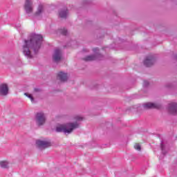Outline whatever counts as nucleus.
<instances>
[{"label":"nucleus","instance_id":"f8f14e48","mask_svg":"<svg viewBox=\"0 0 177 177\" xmlns=\"http://www.w3.org/2000/svg\"><path fill=\"white\" fill-rule=\"evenodd\" d=\"M44 12V6L42 5H39L37 12L34 14L33 17H40L42 19V12Z\"/></svg>","mask_w":177,"mask_h":177},{"label":"nucleus","instance_id":"6ab92c4d","mask_svg":"<svg viewBox=\"0 0 177 177\" xmlns=\"http://www.w3.org/2000/svg\"><path fill=\"white\" fill-rule=\"evenodd\" d=\"M149 85H150V83L147 80H145L143 83V88H148Z\"/></svg>","mask_w":177,"mask_h":177},{"label":"nucleus","instance_id":"dca6fc26","mask_svg":"<svg viewBox=\"0 0 177 177\" xmlns=\"http://www.w3.org/2000/svg\"><path fill=\"white\" fill-rule=\"evenodd\" d=\"M9 163H8L6 161H1L0 162V167L1 168H4L6 169L7 168H9Z\"/></svg>","mask_w":177,"mask_h":177},{"label":"nucleus","instance_id":"412c9836","mask_svg":"<svg viewBox=\"0 0 177 177\" xmlns=\"http://www.w3.org/2000/svg\"><path fill=\"white\" fill-rule=\"evenodd\" d=\"M75 120L77 121H82L84 120V118H82L81 116H76Z\"/></svg>","mask_w":177,"mask_h":177},{"label":"nucleus","instance_id":"4be33fe9","mask_svg":"<svg viewBox=\"0 0 177 177\" xmlns=\"http://www.w3.org/2000/svg\"><path fill=\"white\" fill-rule=\"evenodd\" d=\"M86 24L87 26H91V24H92V21L91 20H87L86 22Z\"/></svg>","mask_w":177,"mask_h":177},{"label":"nucleus","instance_id":"0eeeda50","mask_svg":"<svg viewBox=\"0 0 177 177\" xmlns=\"http://www.w3.org/2000/svg\"><path fill=\"white\" fill-rule=\"evenodd\" d=\"M24 9L26 15H31L32 13V1L31 0H26Z\"/></svg>","mask_w":177,"mask_h":177},{"label":"nucleus","instance_id":"2eb2a0df","mask_svg":"<svg viewBox=\"0 0 177 177\" xmlns=\"http://www.w3.org/2000/svg\"><path fill=\"white\" fill-rule=\"evenodd\" d=\"M160 149L162 150V154L163 156H166L167 151L165 150V145H164V141L162 140L160 141Z\"/></svg>","mask_w":177,"mask_h":177},{"label":"nucleus","instance_id":"6e6552de","mask_svg":"<svg viewBox=\"0 0 177 177\" xmlns=\"http://www.w3.org/2000/svg\"><path fill=\"white\" fill-rule=\"evenodd\" d=\"M168 111L172 115H177V103L172 102L168 105Z\"/></svg>","mask_w":177,"mask_h":177},{"label":"nucleus","instance_id":"b1692460","mask_svg":"<svg viewBox=\"0 0 177 177\" xmlns=\"http://www.w3.org/2000/svg\"><path fill=\"white\" fill-rule=\"evenodd\" d=\"M88 3H89V0H84V1H83V4H84V5H88Z\"/></svg>","mask_w":177,"mask_h":177},{"label":"nucleus","instance_id":"ddd939ff","mask_svg":"<svg viewBox=\"0 0 177 177\" xmlns=\"http://www.w3.org/2000/svg\"><path fill=\"white\" fill-rule=\"evenodd\" d=\"M57 77L59 78V81H61V82H66V81L68 80L67 73L62 71L58 73Z\"/></svg>","mask_w":177,"mask_h":177},{"label":"nucleus","instance_id":"39448f33","mask_svg":"<svg viewBox=\"0 0 177 177\" xmlns=\"http://www.w3.org/2000/svg\"><path fill=\"white\" fill-rule=\"evenodd\" d=\"M142 107L145 110H150L151 109H156L157 110H160L162 106L160 104H156L153 102H146L142 104Z\"/></svg>","mask_w":177,"mask_h":177},{"label":"nucleus","instance_id":"9d476101","mask_svg":"<svg viewBox=\"0 0 177 177\" xmlns=\"http://www.w3.org/2000/svg\"><path fill=\"white\" fill-rule=\"evenodd\" d=\"M36 145H37L39 149H46L48 147H50V142L41 140H37Z\"/></svg>","mask_w":177,"mask_h":177},{"label":"nucleus","instance_id":"a211bd4d","mask_svg":"<svg viewBox=\"0 0 177 177\" xmlns=\"http://www.w3.org/2000/svg\"><path fill=\"white\" fill-rule=\"evenodd\" d=\"M25 96H27L29 99H30L32 103H34V97L31 94H28V93H24Z\"/></svg>","mask_w":177,"mask_h":177},{"label":"nucleus","instance_id":"393cba45","mask_svg":"<svg viewBox=\"0 0 177 177\" xmlns=\"http://www.w3.org/2000/svg\"><path fill=\"white\" fill-rule=\"evenodd\" d=\"M35 92H39V88H35Z\"/></svg>","mask_w":177,"mask_h":177},{"label":"nucleus","instance_id":"a878e982","mask_svg":"<svg viewBox=\"0 0 177 177\" xmlns=\"http://www.w3.org/2000/svg\"><path fill=\"white\" fill-rule=\"evenodd\" d=\"M118 41H120V42H124V40L121 39V38H118Z\"/></svg>","mask_w":177,"mask_h":177},{"label":"nucleus","instance_id":"7ed1b4c3","mask_svg":"<svg viewBox=\"0 0 177 177\" xmlns=\"http://www.w3.org/2000/svg\"><path fill=\"white\" fill-rule=\"evenodd\" d=\"M93 52H94V55H88L86 57L83 58L84 62H93V60H103L104 59V56L97 52H99V48H95L93 49Z\"/></svg>","mask_w":177,"mask_h":177},{"label":"nucleus","instance_id":"f03ea898","mask_svg":"<svg viewBox=\"0 0 177 177\" xmlns=\"http://www.w3.org/2000/svg\"><path fill=\"white\" fill-rule=\"evenodd\" d=\"M80 127L78 123L69 122L66 125L61 124L56 127V132H64V133H71L74 129H77Z\"/></svg>","mask_w":177,"mask_h":177},{"label":"nucleus","instance_id":"5701e85b","mask_svg":"<svg viewBox=\"0 0 177 177\" xmlns=\"http://www.w3.org/2000/svg\"><path fill=\"white\" fill-rule=\"evenodd\" d=\"M166 88H172V84L169 83V84H166Z\"/></svg>","mask_w":177,"mask_h":177},{"label":"nucleus","instance_id":"bb28decb","mask_svg":"<svg viewBox=\"0 0 177 177\" xmlns=\"http://www.w3.org/2000/svg\"><path fill=\"white\" fill-rule=\"evenodd\" d=\"M174 57L175 60H177V55H175L174 56Z\"/></svg>","mask_w":177,"mask_h":177},{"label":"nucleus","instance_id":"1a4fd4ad","mask_svg":"<svg viewBox=\"0 0 177 177\" xmlns=\"http://www.w3.org/2000/svg\"><path fill=\"white\" fill-rule=\"evenodd\" d=\"M53 60L55 63H59L62 60V51L60 49H55L54 51V54L53 55Z\"/></svg>","mask_w":177,"mask_h":177},{"label":"nucleus","instance_id":"20e7f679","mask_svg":"<svg viewBox=\"0 0 177 177\" xmlns=\"http://www.w3.org/2000/svg\"><path fill=\"white\" fill-rule=\"evenodd\" d=\"M35 120L37 125L41 127L45 122H46V118L45 117V113L44 112H39L35 115Z\"/></svg>","mask_w":177,"mask_h":177},{"label":"nucleus","instance_id":"4468645a","mask_svg":"<svg viewBox=\"0 0 177 177\" xmlns=\"http://www.w3.org/2000/svg\"><path fill=\"white\" fill-rule=\"evenodd\" d=\"M67 9L66 10H61L59 12V16L61 19H67Z\"/></svg>","mask_w":177,"mask_h":177},{"label":"nucleus","instance_id":"9b49d317","mask_svg":"<svg viewBox=\"0 0 177 177\" xmlns=\"http://www.w3.org/2000/svg\"><path fill=\"white\" fill-rule=\"evenodd\" d=\"M9 93V87L6 84H0V95L1 96H6Z\"/></svg>","mask_w":177,"mask_h":177},{"label":"nucleus","instance_id":"f257e3e1","mask_svg":"<svg viewBox=\"0 0 177 177\" xmlns=\"http://www.w3.org/2000/svg\"><path fill=\"white\" fill-rule=\"evenodd\" d=\"M42 41H44V37L41 35L31 33L30 35V39L24 40L25 44L23 46L24 56L28 59H32L34 56L31 54L30 49H32L35 55H37L39 52V49H41Z\"/></svg>","mask_w":177,"mask_h":177},{"label":"nucleus","instance_id":"aec40b11","mask_svg":"<svg viewBox=\"0 0 177 177\" xmlns=\"http://www.w3.org/2000/svg\"><path fill=\"white\" fill-rule=\"evenodd\" d=\"M134 149H136V150H138V151H140V150H142V147H140V145L139 144H136V145H134Z\"/></svg>","mask_w":177,"mask_h":177},{"label":"nucleus","instance_id":"423d86ee","mask_svg":"<svg viewBox=\"0 0 177 177\" xmlns=\"http://www.w3.org/2000/svg\"><path fill=\"white\" fill-rule=\"evenodd\" d=\"M154 63H156V56L154 55L147 56L144 60V66L145 67H151Z\"/></svg>","mask_w":177,"mask_h":177},{"label":"nucleus","instance_id":"f3484780","mask_svg":"<svg viewBox=\"0 0 177 177\" xmlns=\"http://www.w3.org/2000/svg\"><path fill=\"white\" fill-rule=\"evenodd\" d=\"M59 32L62 34V35L66 36L68 34V31L65 28H61L58 30Z\"/></svg>","mask_w":177,"mask_h":177}]
</instances>
